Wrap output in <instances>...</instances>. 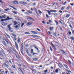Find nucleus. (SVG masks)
Masks as SVG:
<instances>
[{
    "label": "nucleus",
    "instance_id": "nucleus-30",
    "mask_svg": "<svg viewBox=\"0 0 74 74\" xmlns=\"http://www.w3.org/2000/svg\"><path fill=\"white\" fill-rule=\"evenodd\" d=\"M25 34H30V33L29 32H25Z\"/></svg>",
    "mask_w": 74,
    "mask_h": 74
},
{
    "label": "nucleus",
    "instance_id": "nucleus-64",
    "mask_svg": "<svg viewBox=\"0 0 74 74\" xmlns=\"http://www.w3.org/2000/svg\"><path fill=\"white\" fill-rule=\"evenodd\" d=\"M51 74H55V73L52 72H51Z\"/></svg>",
    "mask_w": 74,
    "mask_h": 74
},
{
    "label": "nucleus",
    "instance_id": "nucleus-28",
    "mask_svg": "<svg viewBox=\"0 0 74 74\" xmlns=\"http://www.w3.org/2000/svg\"><path fill=\"white\" fill-rule=\"evenodd\" d=\"M58 27H59V28H60V30H62V27H61V26L59 25L58 26Z\"/></svg>",
    "mask_w": 74,
    "mask_h": 74
},
{
    "label": "nucleus",
    "instance_id": "nucleus-6",
    "mask_svg": "<svg viewBox=\"0 0 74 74\" xmlns=\"http://www.w3.org/2000/svg\"><path fill=\"white\" fill-rule=\"evenodd\" d=\"M34 10L35 11H36V13L37 14V16H40V15H39V14H38V13L37 10V9H36V8H34Z\"/></svg>",
    "mask_w": 74,
    "mask_h": 74
},
{
    "label": "nucleus",
    "instance_id": "nucleus-38",
    "mask_svg": "<svg viewBox=\"0 0 74 74\" xmlns=\"http://www.w3.org/2000/svg\"><path fill=\"white\" fill-rule=\"evenodd\" d=\"M66 3H67V2L65 1L64 3H62V4H63V5H65V4H66Z\"/></svg>",
    "mask_w": 74,
    "mask_h": 74
},
{
    "label": "nucleus",
    "instance_id": "nucleus-60",
    "mask_svg": "<svg viewBox=\"0 0 74 74\" xmlns=\"http://www.w3.org/2000/svg\"><path fill=\"white\" fill-rule=\"evenodd\" d=\"M18 66H22V65L21 64H18Z\"/></svg>",
    "mask_w": 74,
    "mask_h": 74
},
{
    "label": "nucleus",
    "instance_id": "nucleus-61",
    "mask_svg": "<svg viewBox=\"0 0 74 74\" xmlns=\"http://www.w3.org/2000/svg\"><path fill=\"white\" fill-rule=\"evenodd\" d=\"M49 22H50V23H52V21L50 20H49Z\"/></svg>",
    "mask_w": 74,
    "mask_h": 74
},
{
    "label": "nucleus",
    "instance_id": "nucleus-63",
    "mask_svg": "<svg viewBox=\"0 0 74 74\" xmlns=\"http://www.w3.org/2000/svg\"><path fill=\"white\" fill-rule=\"evenodd\" d=\"M43 74H48V73L47 72H45Z\"/></svg>",
    "mask_w": 74,
    "mask_h": 74
},
{
    "label": "nucleus",
    "instance_id": "nucleus-46",
    "mask_svg": "<svg viewBox=\"0 0 74 74\" xmlns=\"http://www.w3.org/2000/svg\"><path fill=\"white\" fill-rule=\"evenodd\" d=\"M36 29L37 30H38L39 32H41V30H40V29H39L37 28Z\"/></svg>",
    "mask_w": 74,
    "mask_h": 74
},
{
    "label": "nucleus",
    "instance_id": "nucleus-47",
    "mask_svg": "<svg viewBox=\"0 0 74 74\" xmlns=\"http://www.w3.org/2000/svg\"><path fill=\"white\" fill-rule=\"evenodd\" d=\"M28 54V56H30L31 57H32V55H31V54H30L29 53Z\"/></svg>",
    "mask_w": 74,
    "mask_h": 74
},
{
    "label": "nucleus",
    "instance_id": "nucleus-44",
    "mask_svg": "<svg viewBox=\"0 0 74 74\" xmlns=\"http://www.w3.org/2000/svg\"><path fill=\"white\" fill-rule=\"evenodd\" d=\"M50 49L51 51H53V50H52V49L51 47H50Z\"/></svg>",
    "mask_w": 74,
    "mask_h": 74
},
{
    "label": "nucleus",
    "instance_id": "nucleus-33",
    "mask_svg": "<svg viewBox=\"0 0 74 74\" xmlns=\"http://www.w3.org/2000/svg\"><path fill=\"white\" fill-rule=\"evenodd\" d=\"M6 21V20H5V19H2L1 20V22H3V21Z\"/></svg>",
    "mask_w": 74,
    "mask_h": 74
},
{
    "label": "nucleus",
    "instance_id": "nucleus-53",
    "mask_svg": "<svg viewBox=\"0 0 74 74\" xmlns=\"http://www.w3.org/2000/svg\"><path fill=\"white\" fill-rule=\"evenodd\" d=\"M1 73L2 74H4L5 73H4V71H2Z\"/></svg>",
    "mask_w": 74,
    "mask_h": 74
},
{
    "label": "nucleus",
    "instance_id": "nucleus-26",
    "mask_svg": "<svg viewBox=\"0 0 74 74\" xmlns=\"http://www.w3.org/2000/svg\"><path fill=\"white\" fill-rule=\"evenodd\" d=\"M21 48L22 49H23V43H22L21 44Z\"/></svg>",
    "mask_w": 74,
    "mask_h": 74
},
{
    "label": "nucleus",
    "instance_id": "nucleus-57",
    "mask_svg": "<svg viewBox=\"0 0 74 74\" xmlns=\"http://www.w3.org/2000/svg\"><path fill=\"white\" fill-rule=\"evenodd\" d=\"M62 74H66V73H65V72H62Z\"/></svg>",
    "mask_w": 74,
    "mask_h": 74
},
{
    "label": "nucleus",
    "instance_id": "nucleus-50",
    "mask_svg": "<svg viewBox=\"0 0 74 74\" xmlns=\"http://www.w3.org/2000/svg\"><path fill=\"white\" fill-rule=\"evenodd\" d=\"M38 12L40 14H42V12L40 10H38Z\"/></svg>",
    "mask_w": 74,
    "mask_h": 74
},
{
    "label": "nucleus",
    "instance_id": "nucleus-42",
    "mask_svg": "<svg viewBox=\"0 0 74 74\" xmlns=\"http://www.w3.org/2000/svg\"><path fill=\"white\" fill-rule=\"evenodd\" d=\"M28 12H29V13H30V14H32V12L30 10H29L28 11Z\"/></svg>",
    "mask_w": 74,
    "mask_h": 74
},
{
    "label": "nucleus",
    "instance_id": "nucleus-10",
    "mask_svg": "<svg viewBox=\"0 0 74 74\" xmlns=\"http://www.w3.org/2000/svg\"><path fill=\"white\" fill-rule=\"evenodd\" d=\"M31 32L32 33H33V34H38V33H37L36 31H31Z\"/></svg>",
    "mask_w": 74,
    "mask_h": 74
},
{
    "label": "nucleus",
    "instance_id": "nucleus-59",
    "mask_svg": "<svg viewBox=\"0 0 74 74\" xmlns=\"http://www.w3.org/2000/svg\"><path fill=\"white\" fill-rule=\"evenodd\" d=\"M12 67H13V68H15V66H14V65H12Z\"/></svg>",
    "mask_w": 74,
    "mask_h": 74
},
{
    "label": "nucleus",
    "instance_id": "nucleus-18",
    "mask_svg": "<svg viewBox=\"0 0 74 74\" xmlns=\"http://www.w3.org/2000/svg\"><path fill=\"white\" fill-rule=\"evenodd\" d=\"M9 7H11L13 9H14V10H16L17 9L16 8H15L13 6H9Z\"/></svg>",
    "mask_w": 74,
    "mask_h": 74
},
{
    "label": "nucleus",
    "instance_id": "nucleus-16",
    "mask_svg": "<svg viewBox=\"0 0 74 74\" xmlns=\"http://www.w3.org/2000/svg\"><path fill=\"white\" fill-rule=\"evenodd\" d=\"M8 28L10 32H12V30L11 29L12 28L11 27H10V25L8 26Z\"/></svg>",
    "mask_w": 74,
    "mask_h": 74
},
{
    "label": "nucleus",
    "instance_id": "nucleus-8",
    "mask_svg": "<svg viewBox=\"0 0 74 74\" xmlns=\"http://www.w3.org/2000/svg\"><path fill=\"white\" fill-rule=\"evenodd\" d=\"M27 18L31 20V21H35L34 20L33 18L29 17H27Z\"/></svg>",
    "mask_w": 74,
    "mask_h": 74
},
{
    "label": "nucleus",
    "instance_id": "nucleus-34",
    "mask_svg": "<svg viewBox=\"0 0 74 74\" xmlns=\"http://www.w3.org/2000/svg\"><path fill=\"white\" fill-rule=\"evenodd\" d=\"M12 35L14 37V38H16V35H15V34H14L13 33H12Z\"/></svg>",
    "mask_w": 74,
    "mask_h": 74
},
{
    "label": "nucleus",
    "instance_id": "nucleus-58",
    "mask_svg": "<svg viewBox=\"0 0 74 74\" xmlns=\"http://www.w3.org/2000/svg\"><path fill=\"white\" fill-rule=\"evenodd\" d=\"M33 4L34 5H35L36 4V3H33Z\"/></svg>",
    "mask_w": 74,
    "mask_h": 74
},
{
    "label": "nucleus",
    "instance_id": "nucleus-56",
    "mask_svg": "<svg viewBox=\"0 0 74 74\" xmlns=\"http://www.w3.org/2000/svg\"><path fill=\"white\" fill-rule=\"evenodd\" d=\"M23 25H24V23H22L21 24V27L23 26Z\"/></svg>",
    "mask_w": 74,
    "mask_h": 74
},
{
    "label": "nucleus",
    "instance_id": "nucleus-1",
    "mask_svg": "<svg viewBox=\"0 0 74 74\" xmlns=\"http://www.w3.org/2000/svg\"><path fill=\"white\" fill-rule=\"evenodd\" d=\"M47 12L48 14L49 15H51V12H57V11L55 10H51L50 11L47 10Z\"/></svg>",
    "mask_w": 74,
    "mask_h": 74
},
{
    "label": "nucleus",
    "instance_id": "nucleus-9",
    "mask_svg": "<svg viewBox=\"0 0 74 74\" xmlns=\"http://www.w3.org/2000/svg\"><path fill=\"white\" fill-rule=\"evenodd\" d=\"M32 23L28 22L27 23L26 25H27V26H30L32 25Z\"/></svg>",
    "mask_w": 74,
    "mask_h": 74
},
{
    "label": "nucleus",
    "instance_id": "nucleus-15",
    "mask_svg": "<svg viewBox=\"0 0 74 74\" xmlns=\"http://www.w3.org/2000/svg\"><path fill=\"white\" fill-rule=\"evenodd\" d=\"M2 24L3 26H5V25H7V23L3 22L2 23Z\"/></svg>",
    "mask_w": 74,
    "mask_h": 74
},
{
    "label": "nucleus",
    "instance_id": "nucleus-43",
    "mask_svg": "<svg viewBox=\"0 0 74 74\" xmlns=\"http://www.w3.org/2000/svg\"><path fill=\"white\" fill-rule=\"evenodd\" d=\"M68 61L69 63H70V64H71V61H70V60H68Z\"/></svg>",
    "mask_w": 74,
    "mask_h": 74
},
{
    "label": "nucleus",
    "instance_id": "nucleus-24",
    "mask_svg": "<svg viewBox=\"0 0 74 74\" xmlns=\"http://www.w3.org/2000/svg\"><path fill=\"white\" fill-rule=\"evenodd\" d=\"M18 24V22L16 21H14V25H16Z\"/></svg>",
    "mask_w": 74,
    "mask_h": 74
},
{
    "label": "nucleus",
    "instance_id": "nucleus-7",
    "mask_svg": "<svg viewBox=\"0 0 74 74\" xmlns=\"http://www.w3.org/2000/svg\"><path fill=\"white\" fill-rule=\"evenodd\" d=\"M15 45L16 48L18 50L19 49V47H18V43H17V42H15Z\"/></svg>",
    "mask_w": 74,
    "mask_h": 74
},
{
    "label": "nucleus",
    "instance_id": "nucleus-11",
    "mask_svg": "<svg viewBox=\"0 0 74 74\" xmlns=\"http://www.w3.org/2000/svg\"><path fill=\"white\" fill-rule=\"evenodd\" d=\"M5 19L6 20V21H9V20H10V19H12V18H10V17L8 16L7 17V19L5 18Z\"/></svg>",
    "mask_w": 74,
    "mask_h": 74
},
{
    "label": "nucleus",
    "instance_id": "nucleus-23",
    "mask_svg": "<svg viewBox=\"0 0 74 74\" xmlns=\"http://www.w3.org/2000/svg\"><path fill=\"white\" fill-rule=\"evenodd\" d=\"M2 18H6V16L5 15L2 16Z\"/></svg>",
    "mask_w": 74,
    "mask_h": 74
},
{
    "label": "nucleus",
    "instance_id": "nucleus-13",
    "mask_svg": "<svg viewBox=\"0 0 74 74\" xmlns=\"http://www.w3.org/2000/svg\"><path fill=\"white\" fill-rule=\"evenodd\" d=\"M2 43H3V45H4L5 47H7V45L6 43L5 42V41H3Z\"/></svg>",
    "mask_w": 74,
    "mask_h": 74
},
{
    "label": "nucleus",
    "instance_id": "nucleus-36",
    "mask_svg": "<svg viewBox=\"0 0 74 74\" xmlns=\"http://www.w3.org/2000/svg\"><path fill=\"white\" fill-rule=\"evenodd\" d=\"M17 42L19 43L20 42V38H19L17 40Z\"/></svg>",
    "mask_w": 74,
    "mask_h": 74
},
{
    "label": "nucleus",
    "instance_id": "nucleus-54",
    "mask_svg": "<svg viewBox=\"0 0 74 74\" xmlns=\"http://www.w3.org/2000/svg\"><path fill=\"white\" fill-rule=\"evenodd\" d=\"M61 52H63L64 53V51L63 50H61Z\"/></svg>",
    "mask_w": 74,
    "mask_h": 74
},
{
    "label": "nucleus",
    "instance_id": "nucleus-37",
    "mask_svg": "<svg viewBox=\"0 0 74 74\" xmlns=\"http://www.w3.org/2000/svg\"><path fill=\"white\" fill-rule=\"evenodd\" d=\"M68 32H69V35H71V32H70V30H69L68 31Z\"/></svg>",
    "mask_w": 74,
    "mask_h": 74
},
{
    "label": "nucleus",
    "instance_id": "nucleus-48",
    "mask_svg": "<svg viewBox=\"0 0 74 74\" xmlns=\"http://www.w3.org/2000/svg\"><path fill=\"white\" fill-rule=\"evenodd\" d=\"M32 70V71L33 72H34V73H35V70H34V69H31Z\"/></svg>",
    "mask_w": 74,
    "mask_h": 74
},
{
    "label": "nucleus",
    "instance_id": "nucleus-49",
    "mask_svg": "<svg viewBox=\"0 0 74 74\" xmlns=\"http://www.w3.org/2000/svg\"><path fill=\"white\" fill-rule=\"evenodd\" d=\"M5 66L6 67H7V68H8V66L7 64H6L5 65Z\"/></svg>",
    "mask_w": 74,
    "mask_h": 74
},
{
    "label": "nucleus",
    "instance_id": "nucleus-29",
    "mask_svg": "<svg viewBox=\"0 0 74 74\" xmlns=\"http://www.w3.org/2000/svg\"><path fill=\"white\" fill-rule=\"evenodd\" d=\"M21 23L20 22H17V24L18 25V26H19L20 25H21Z\"/></svg>",
    "mask_w": 74,
    "mask_h": 74
},
{
    "label": "nucleus",
    "instance_id": "nucleus-35",
    "mask_svg": "<svg viewBox=\"0 0 74 74\" xmlns=\"http://www.w3.org/2000/svg\"><path fill=\"white\" fill-rule=\"evenodd\" d=\"M53 29V27H50V30H52Z\"/></svg>",
    "mask_w": 74,
    "mask_h": 74
},
{
    "label": "nucleus",
    "instance_id": "nucleus-32",
    "mask_svg": "<svg viewBox=\"0 0 74 74\" xmlns=\"http://www.w3.org/2000/svg\"><path fill=\"white\" fill-rule=\"evenodd\" d=\"M70 38L72 39V40L74 41V38L73 37H70Z\"/></svg>",
    "mask_w": 74,
    "mask_h": 74
},
{
    "label": "nucleus",
    "instance_id": "nucleus-22",
    "mask_svg": "<svg viewBox=\"0 0 74 74\" xmlns=\"http://www.w3.org/2000/svg\"><path fill=\"white\" fill-rule=\"evenodd\" d=\"M12 12L15 14L16 15L17 14V12L16 11H12Z\"/></svg>",
    "mask_w": 74,
    "mask_h": 74
},
{
    "label": "nucleus",
    "instance_id": "nucleus-14",
    "mask_svg": "<svg viewBox=\"0 0 74 74\" xmlns=\"http://www.w3.org/2000/svg\"><path fill=\"white\" fill-rule=\"evenodd\" d=\"M31 36H32L33 37H36V38H38V37L37 35H31Z\"/></svg>",
    "mask_w": 74,
    "mask_h": 74
},
{
    "label": "nucleus",
    "instance_id": "nucleus-21",
    "mask_svg": "<svg viewBox=\"0 0 74 74\" xmlns=\"http://www.w3.org/2000/svg\"><path fill=\"white\" fill-rule=\"evenodd\" d=\"M59 70H60V69H56L55 71L56 73H58V71H59Z\"/></svg>",
    "mask_w": 74,
    "mask_h": 74
},
{
    "label": "nucleus",
    "instance_id": "nucleus-41",
    "mask_svg": "<svg viewBox=\"0 0 74 74\" xmlns=\"http://www.w3.org/2000/svg\"><path fill=\"white\" fill-rule=\"evenodd\" d=\"M64 8V7H62V8H61V10H64V8Z\"/></svg>",
    "mask_w": 74,
    "mask_h": 74
},
{
    "label": "nucleus",
    "instance_id": "nucleus-27",
    "mask_svg": "<svg viewBox=\"0 0 74 74\" xmlns=\"http://www.w3.org/2000/svg\"><path fill=\"white\" fill-rule=\"evenodd\" d=\"M10 10V9L9 8H7L6 9H5L4 10L5 11H8Z\"/></svg>",
    "mask_w": 74,
    "mask_h": 74
},
{
    "label": "nucleus",
    "instance_id": "nucleus-62",
    "mask_svg": "<svg viewBox=\"0 0 74 74\" xmlns=\"http://www.w3.org/2000/svg\"><path fill=\"white\" fill-rule=\"evenodd\" d=\"M18 25H16V26H15L16 28H17V27H18Z\"/></svg>",
    "mask_w": 74,
    "mask_h": 74
},
{
    "label": "nucleus",
    "instance_id": "nucleus-2",
    "mask_svg": "<svg viewBox=\"0 0 74 74\" xmlns=\"http://www.w3.org/2000/svg\"><path fill=\"white\" fill-rule=\"evenodd\" d=\"M0 55H1L2 56L4 55V50H1V51L0 52Z\"/></svg>",
    "mask_w": 74,
    "mask_h": 74
},
{
    "label": "nucleus",
    "instance_id": "nucleus-5",
    "mask_svg": "<svg viewBox=\"0 0 74 74\" xmlns=\"http://www.w3.org/2000/svg\"><path fill=\"white\" fill-rule=\"evenodd\" d=\"M51 46L52 48H53L55 50H56V49L55 47V45H53V44H52V42H51Z\"/></svg>",
    "mask_w": 74,
    "mask_h": 74
},
{
    "label": "nucleus",
    "instance_id": "nucleus-17",
    "mask_svg": "<svg viewBox=\"0 0 74 74\" xmlns=\"http://www.w3.org/2000/svg\"><path fill=\"white\" fill-rule=\"evenodd\" d=\"M64 66H65V67L67 69H69V68L68 67V66H67V65H66L65 64H64Z\"/></svg>",
    "mask_w": 74,
    "mask_h": 74
},
{
    "label": "nucleus",
    "instance_id": "nucleus-52",
    "mask_svg": "<svg viewBox=\"0 0 74 74\" xmlns=\"http://www.w3.org/2000/svg\"><path fill=\"white\" fill-rule=\"evenodd\" d=\"M18 70L19 71H22V70H21V69L20 68H18Z\"/></svg>",
    "mask_w": 74,
    "mask_h": 74
},
{
    "label": "nucleus",
    "instance_id": "nucleus-51",
    "mask_svg": "<svg viewBox=\"0 0 74 74\" xmlns=\"http://www.w3.org/2000/svg\"><path fill=\"white\" fill-rule=\"evenodd\" d=\"M0 3H1V4H3V2H2V0H0Z\"/></svg>",
    "mask_w": 74,
    "mask_h": 74
},
{
    "label": "nucleus",
    "instance_id": "nucleus-19",
    "mask_svg": "<svg viewBox=\"0 0 74 74\" xmlns=\"http://www.w3.org/2000/svg\"><path fill=\"white\" fill-rule=\"evenodd\" d=\"M58 66L60 67H63V65H62L60 63H59L58 64Z\"/></svg>",
    "mask_w": 74,
    "mask_h": 74
},
{
    "label": "nucleus",
    "instance_id": "nucleus-40",
    "mask_svg": "<svg viewBox=\"0 0 74 74\" xmlns=\"http://www.w3.org/2000/svg\"><path fill=\"white\" fill-rule=\"evenodd\" d=\"M19 3L20 4H23V1H20L19 2Z\"/></svg>",
    "mask_w": 74,
    "mask_h": 74
},
{
    "label": "nucleus",
    "instance_id": "nucleus-20",
    "mask_svg": "<svg viewBox=\"0 0 74 74\" xmlns=\"http://www.w3.org/2000/svg\"><path fill=\"white\" fill-rule=\"evenodd\" d=\"M28 4L27 3V2H23V5H27Z\"/></svg>",
    "mask_w": 74,
    "mask_h": 74
},
{
    "label": "nucleus",
    "instance_id": "nucleus-31",
    "mask_svg": "<svg viewBox=\"0 0 74 74\" xmlns=\"http://www.w3.org/2000/svg\"><path fill=\"white\" fill-rule=\"evenodd\" d=\"M70 14H67L66 16V18H69L70 16Z\"/></svg>",
    "mask_w": 74,
    "mask_h": 74
},
{
    "label": "nucleus",
    "instance_id": "nucleus-45",
    "mask_svg": "<svg viewBox=\"0 0 74 74\" xmlns=\"http://www.w3.org/2000/svg\"><path fill=\"white\" fill-rule=\"evenodd\" d=\"M48 71V70L47 69H46V70H45L44 71V72H45V73H47Z\"/></svg>",
    "mask_w": 74,
    "mask_h": 74
},
{
    "label": "nucleus",
    "instance_id": "nucleus-39",
    "mask_svg": "<svg viewBox=\"0 0 74 74\" xmlns=\"http://www.w3.org/2000/svg\"><path fill=\"white\" fill-rule=\"evenodd\" d=\"M66 71H67L68 72H69V73H71V71L69 70L66 69Z\"/></svg>",
    "mask_w": 74,
    "mask_h": 74
},
{
    "label": "nucleus",
    "instance_id": "nucleus-3",
    "mask_svg": "<svg viewBox=\"0 0 74 74\" xmlns=\"http://www.w3.org/2000/svg\"><path fill=\"white\" fill-rule=\"evenodd\" d=\"M5 63H11V64H12V63H13V60L11 59L10 60L7 61H5Z\"/></svg>",
    "mask_w": 74,
    "mask_h": 74
},
{
    "label": "nucleus",
    "instance_id": "nucleus-4",
    "mask_svg": "<svg viewBox=\"0 0 74 74\" xmlns=\"http://www.w3.org/2000/svg\"><path fill=\"white\" fill-rule=\"evenodd\" d=\"M12 3H13V4H14L17 5L19 3H18V2L16 1H12Z\"/></svg>",
    "mask_w": 74,
    "mask_h": 74
},
{
    "label": "nucleus",
    "instance_id": "nucleus-12",
    "mask_svg": "<svg viewBox=\"0 0 74 74\" xmlns=\"http://www.w3.org/2000/svg\"><path fill=\"white\" fill-rule=\"evenodd\" d=\"M31 53H33V55H36V54H37V53H33V49H31Z\"/></svg>",
    "mask_w": 74,
    "mask_h": 74
},
{
    "label": "nucleus",
    "instance_id": "nucleus-25",
    "mask_svg": "<svg viewBox=\"0 0 74 74\" xmlns=\"http://www.w3.org/2000/svg\"><path fill=\"white\" fill-rule=\"evenodd\" d=\"M32 60H38V58H33Z\"/></svg>",
    "mask_w": 74,
    "mask_h": 74
},
{
    "label": "nucleus",
    "instance_id": "nucleus-55",
    "mask_svg": "<svg viewBox=\"0 0 74 74\" xmlns=\"http://www.w3.org/2000/svg\"><path fill=\"white\" fill-rule=\"evenodd\" d=\"M69 8H70V6H68L67 8V10H69Z\"/></svg>",
    "mask_w": 74,
    "mask_h": 74
}]
</instances>
